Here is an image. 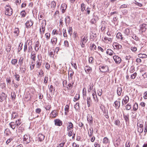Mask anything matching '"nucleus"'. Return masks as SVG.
Returning <instances> with one entry per match:
<instances>
[{
  "mask_svg": "<svg viewBox=\"0 0 147 147\" xmlns=\"http://www.w3.org/2000/svg\"><path fill=\"white\" fill-rule=\"evenodd\" d=\"M138 108V105L136 102L133 106V109L134 111H136Z\"/></svg>",
  "mask_w": 147,
  "mask_h": 147,
  "instance_id": "37",
  "label": "nucleus"
},
{
  "mask_svg": "<svg viewBox=\"0 0 147 147\" xmlns=\"http://www.w3.org/2000/svg\"><path fill=\"white\" fill-rule=\"evenodd\" d=\"M132 38L133 39L136 40H138V38L137 36L135 34H134L132 36Z\"/></svg>",
  "mask_w": 147,
  "mask_h": 147,
  "instance_id": "59",
  "label": "nucleus"
},
{
  "mask_svg": "<svg viewBox=\"0 0 147 147\" xmlns=\"http://www.w3.org/2000/svg\"><path fill=\"white\" fill-rule=\"evenodd\" d=\"M116 36L118 39H121V40H123L122 35L121 33H118L117 34Z\"/></svg>",
  "mask_w": 147,
  "mask_h": 147,
  "instance_id": "33",
  "label": "nucleus"
},
{
  "mask_svg": "<svg viewBox=\"0 0 147 147\" xmlns=\"http://www.w3.org/2000/svg\"><path fill=\"white\" fill-rule=\"evenodd\" d=\"M86 8V5L84 3H82L81 5V10L82 11L84 12Z\"/></svg>",
  "mask_w": 147,
  "mask_h": 147,
  "instance_id": "34",
  "label": "nucleus"
},
{
  "mask_svg": "<svg viewBox=\"0 0 147 147\" xmlns=\"http://www.w3.org/2000/svg\"><path fill=\"white\" fill-rule=\"evenodd\" d=\"M33 22L31 19L30 20L27 21L25 23L26 28H28L30 27L33 25Z\"/></svg>",
  "mask_w": 147,
  "mask_h": 147,
  "instance_id": "8",
  "label": "nucleus"
},
{
  "mask_svg": "<svg viewBox=\"0 0 147 147\" xmlns=\"http://www.w3.org/2000/svg\"><path fill=\"white\" fill-rule=\"evenodd\" d=\"M26 14V13L25 12L24 10H22L20 13V14L21 16V17H25Z\"/></svg>",
  "mask_w": 147,
  "mask_h": 147,
  "instance_id": "42",
  "label": "nucleus"
},
{
  "mask_svg": "<svg viewBox=\"0 0 147 147\" xmlns=\"http://www.w3.org/2000/svg\"><path fill=\"white\" fill-rule=\"evenodd\" d=\"M87 121H88L90 125L92 123V117L91 116L89 118L87 117Z\"/></svg>",
  "mask_w": 147,
  "mask_h": 147,
  "instance_id": "40",
  "label": "nucleus"
},
{
  "mask_svg": "<svg viewBox=\"0 0 147 147\" xmlns=\"http://www.w3.org/2000/svg\"><path fill=\"white\" fill-rule=\"evenodd\" d=\"M138 57L140 58H146L147 57V55L144 54H139L138 55Z\"/></svg>",
  "mask_w": 147,
  "mask_h": 147,
  "instance_id": "35",
  "label": "nucleus"
},
{
  "mask_svg": "<svg viewBox=\"0 0 147 147\" xmlns=\"http://www.w3.org/2000/svg\"><path fill=\"white\" fill-rule=\"evenodd\" d=\"M131 108V105L129 103L127 104L126 106V109L127 110H130Z\"/></svg>",
  "mask_w": 147,
  "mask_h": 147,
  "instance_id": "54",
  "label": "nucleus"
},
{
  "mask_svg": "<svg viewBox=\"0 0 147 147\" xmlns=\"http://www.w3.org/2000/svg\"><path fill=\"white\" fill-rule=\"evenodd\" d=\"M57 39L56 36H54L52 37L51 40V42L53 46H55L56 45L57 42Z\"/></svg>",
  "mask_w": 147,
  "mask_h": 147,
  "instance_id": "10",
  "label": "nucleus"
},
{
  "mask_svg": "<svg viewBox=\"0 0 147 147\" xmlns=\"http://www.w3.org/2000/svg\"><path fill=\"white\" fill-rule=\"evenodd\" d=\"M106 53L109 55L110 56H112L113 54H115L114 52L110 49H107L106 51Z\"/></svg>",
  "mask_w": 147,
  "mask_h": 147,
  "instance_id": "24",
  "label": "nucleus"
},
{
  "mask_svg": "<svg viewBox=\"0 0 147 147\" xmlns=\"http://www.w3.org/2000/svg\"><path fill=\"white\" fill-rule=\"evenodd\" d=\"M65 144V142H62V143L59 144L57 146V147H63L64 146Z\"/></svg>",
  "mask_w": 147,
  "mask_h": 147,
  "instance_id": "64",
  "label": "nucleus"
},
{
  "mask_svg": "<svg viewBox=\"0 0 147 147\" xmlns=\"http://www.w3.org/2000/svg\"><path fill=\"white\" fill-rule=\"evenodd\" d=\"M140 29L139 31L141 32V34L146 31L147 29V25L145 24H143L140 26Z\"/></svg>",
  "mask_w": 147,
  "mask_h": 147,
  "instance_id": "5",
  "label": "nucleus"
},
{
  "mask_svg": "<svg viewBox=\"0 0 147 147\" xmlns=\"http://www.w3.org/2000/svg\"><path fill=\"white\" fill-rule=\"evenodd\" d=\"M9 125L10 127L13 129H15L16 127V124L13 122H11L10 123Z\"/></svg>",
  "mask_w": 147,
  "mask_h": 147,
  "instance_id": "32",
  "label": "nucleus"
},
{
  "mask_svg": "<svg viewBox=\"0 0 147 147\" xmlns=\"http://www.w3.org/2000/svg\"><path fill=\"white\" fill-rule=\"evenodd\" d=\"M114 47H115L116 49H119L122 48V46L121 45H119L117 43H115L113 44Z\"/></svg>",
  "mask_w": 147,
  "mask_h": 147,
  "instance_id": "27",
  "label": "nucleus"
},
{
  "mask_svg": "<svg viewBox=\"0 0 147 147\" xmlns=\"http://www.w3.org/2000/svg\"><path fill=\"white\" fill-rule=\"evenodd\" d=\"M123 117L124 119V120L125 121L126 123H129V115L128 114L127 115H125L124 113L123 114Z\"/></svg>",
  "mask_w": 147,
  "mask_h": 147,
  "instance_id": "20",
  "label": "nucleus"
},
{
  "mask_svg": "<svg viewBox=\"0 0 147 147\" xmlns=\"http://www.w3.org/2000/svg\"><path fill=\"white\" fill-rule=\"evenodd\" d=\"M99 69L101 72L105 73L109 71V67L107 65H103L99 66Z\"/></svg>",
  "mask_w": 147,
  "mask_h": 147,
  "instance_id": "4",
  "label": "nucleus"
},
{
  "mask_svg": "<svg viewBox=\"0 0 147 147\" xmlns=\"http://www.w3.org/2000/svg\"><path fill=\"white\" fill-rule=\"evenodd\" d=\"M54 121L55 125L60 126L62 124V121L59 119H55Z\"/></svg>",
  "mask_w": 147,
  "mask_h": 147,
  "instance_id": "9",
  "label": "nucleus"
},
{
  "mask_svg": "<svg viewBox=\"0 0 147 147\" xmlns=\"http://www.w3.org/2000/svg\"><path fill=\"white\" fill-rule=\"evenodd\" d=\"M80 96L79 94H77L74 98V101H75L79 99Z\"/></svg>",
  "mask_w": 147,
  "mask_h": 147,
  "instance_id": "46",
  "label": "nucleus"
},
{
  "mask_svg": "<svg viewBox=\"0 0 147 147\" xmlns=\"http://www.w3.org/2000/svg\"><path fill=\"white\" fill-rule=\"evenodd\" d=\"M93 130L92 128H90L88 130V134L89 137H91L93 136Z\"/></svg>",
  "mask_w": 147,
  "mask_h": 147,
  "instance_id": "26",
  "label": "nucleus"
},
{
  "mask_svg": "<svg viewBox=\"0 0 147 147\" xmlns=\"http://www.w3.org/2000/svg\"><path fill=\"white\" fill-rule=\"evenodd\" d=\"M130 143L129 141H127L125 144V147H130Z\"/></svg>",
  "mask_w": 147,
  "mask_h": 147,
  "instance_id": "63",
  "label": "nucleus"
},
{
  "mask_svg": "<svg viewBox=\"0 0 147 147\" xmlns=\"http://www.w3.org/2000/svg\"><path fill=\"white\" fill-rule=\"evenodd\" d=\"M113 59L117 64H119L121 61V58L117 55H114L113 57Z\"/></svg>",
  "mask_w": 147,
  "mask_h": 147,
  "instance_id": "6",
  "label": "nucleus"
},
{
  "mask_svg": "<svg viewBox=\"0 0 147 147\" xmlns=\"http://www.w3.org/2000/svg\"><path fill=\"white\" fill-rule=\"evenodd\" d=\"M56 3L55 1H53L51 2V7L52 8H55V7Z\"/></svg>",
  "mask_w": 147,
  "mask_h": 147,
  "instance_id": "45",
  "label": "nucleus"
},
{
  "mask_svg": "<svg viewBox=\"0 0 147 147\" xmlns=\"http://www.w3.org/2000/svg\"><path fill=\"white\" fill-rule=\"evenodd\" d=\"M74 107L76 110H78L80 107L79 104L78 103H76Z\"/></svg>",
  "mask_w": 147,
  "mask_h": 147,
  "instance_id": "50",
  "label": "nucleus"
},
{
  "mask_svg": "<svg viewBox=\"0 0 147 147\" xmlns=\"http://www.w3.org/2000/svg\"><path fill=\"white\" fill-rule=\"evenodd\" d=\"M45 36L46 37V38L47 40H48L50 38V34L49 33H47L45 34Z\"/></svg>",
  "mask_w": 147,
  "mask_h": 147,
  "instance_id": "56",
  "label": "nucleus"
},
{
  "mask_svg": "<svg viewBox=\"0 0 147 147\" xmlns=\"http://www.w3.org/2000/svg\"><path fill=\"white\" fill-rule=\"evenodd\" d=\"M41 112V110L40 108H38L35 110V112L37 114H40Z\"/></svg>",
  "mask_w": 147,
  "mask_h": 147,
  "instance_id": "53",
  "label": "nucleus"
},
{
  "mask_svg": "<svg viewBox=\"0 0 147 147\" xmlns=\"http://www.w3.org/2000/svg\"><path fill=\"white\" fill-rule=\"evenodd\" d=\"M74 84V82H73L72 83H69L68 84L67 86V88L68 89H71L73 87Z\"/></svg>",
  "mask_w": 147,
  "mask_h": 147,
  "instance_id": "36",
  "label": "nucleus"
},
{
  "mask_svg": "<svg viewBox=\"0 0 147 147\" xmlns=\"http://www.w3.org/2000/svg\"><path fill=\"white\" fill-rule=\"evenodd\" d=\"M42 60V59H38L36 61V67L37 68H40L41 65Z\"/></svg>",
  "mask_w": 147,
  "mask_h": 147,
  "instance_id": "13",
  "label": "nucleus"
},
{
  "mask_svg": "<svg viewBox=\"0 0 147 147\" xmlns=\"http://www.w3.org/2000/svg\"><path fill=\"white\" fill-rule=\"evenodd\" d=\"M58 113L56 110L53 111L51 113V115L52 117L55 118L58 115Z\"/></svg>",
  "mask_w": 147,
  "mask_h": 147,
  "instance_id": "18",
  "label": "nucleus"
},
{
  "mask_svg": "<svg viewBox=\"0 0 147 147\" xmlns=\"http://www.w3.org/2000/svg\"><path fill=\"white\" fill-rule=\"evenodd\" d=\"M24 61V57H21L19 60L18 63L20 65H22Z\"/></svg>",
  "mask_w": 147,
  "mask_h": 147,
  "instance_id": "31",
  "label": "nucleus"
},
{
  "mask_svg": "<svg viewBox=\"0 0 147 147\" xmlns=\"http://www.w3.org/2000/svg\"><path fill=\"white\" fill-rule=\"evenodd\" d=\"M46 24V20H44L42 21V23L41 24V26L40 28L41 29H45V26Z\"/></svg>",
  "mask_w": 147,
  "mask_h": 147,
  "instance_id": "22",
  "label": "nucleus"
},
{
  "mask_svg": "<svg viewBox=\"0 0 147 147\" xmlns=\"http://www.w3.org/2000/svg\"><path fill=\"white\" fill-rule=\"evenodd\" d=\"M65 21L66 24L67 25V23H69L70 22V17L69 16H67L65 19Z\"/></svg>",
  "mask_w": 147,
  "mask_h": 147,
  "instance_id": "29",
  "label": "nucleus"
},
{
  "mask_svg": "<svg viewBox=\"0 0 147 147\" xmlns=\"http://www.w3.org/2000/svg\"><path fill=\"white\" fill-rule=\"evenodd\" d=\"M139 124V123H137V126L139 127L138 128V131L140 132V133H142L143 131V125L142 124H140L139 125H138Z\"/></svg>",
  "mask_w": 147,
  "mask_h": 147,
  "instance_id": "12",
  "label": "nucleus"
},
{
  "mask_svg": "<svg viewBox=\"0 0 147 147\" xmlns=\"http://www.w3.org/2000/svg\"><path fill=\"white\" fill-rule=\"evenodd\" d=\"M23 45V44L22 43V42L20 43L19 46L18 47V52L20 51L22 49V48Z\"/></svg>",
  "mask_w": 147,
  "mask_h": 147,
  "instance_id": "49",
  "label": "nucleus"
},
{
  "mask_svg": "<svg viewBox=\"0 0 147 147\" xmlns=\"http://www.w3.org/2000/svg\"><path fill=\"white\" fill-rule=\"evenodd\" d=\"M87 74H90L92 71V68L88 66H85L84 68Z\"/></svg>",
  "mask_w": 147,
  "mask_h": 147,
  "instance_id": "14",
  "label": "nucleus"
},
{
  "mask_svg": "<svg viewBox=\"0 0 147 147\" xmlns=\"http://www.w3.org/2000/svg\"><path fill=\"white\" fill-rule=\"evenodd\" d=\"M114 103L115 106V108L117 109H119L120 107V101L116 100L114 102Z\"/></svg>",
  "mask_w": 147,
  "mask_h": 147,
  "instance_id": "25",
  "label": "nucleus"
},
{
  "mask_svg": "<svg viewBox=\"0 0 147 147\" xmlns=\"http://www.w3.org/2000/svg\"><path fill=\"white\" fill-rule=\"evenodd\" d=\"M39 75L42 76H44V72L42 69L40 70L38 72Z\"/></svg>",
  "mask_w": 147,
  "mask_h": 147,
  "instance_id": "60",
  "label": "nucleus"
},
{
  "mask_svg": "<svg viewBox=\"0 0 147 147\" xmlns=\"http://www.w3.org/2000/svg\"><path fill=\"white\" fill-rule=\"evenodd\" d=\"M20 69L22 73L24 74L25 73L26 70V66L25 65H20Z\"/></svg>",
  "mask_w": 147,
  "mask_h": 147,
  "instance_id": "15",
  "label": "nucleus"
},
{
  "mask_svg": "<svg viewBox=\"0 0 147 147\" xmlns=\"http://www.w3.org/2000/svg\"><path fill=\"white\" fill-rule=\"evenodd\" d=\"M18 60L16 59H13L11 61V64L13 65H15L17 63Z\"/></svg>",
  "mask_w": 147,
  "mask_h": 147,
  "instance_id": "38",
  "label": "nucleus"
},
{
  "mask_svg": "<svg viewBox=\"0 0 147 147\" xmlns=\"http://www.w3.org/2000/svg\"><path fill=\"white\" fill-rule=\"evenodd\" d=\"M19 29L18 28H16L15 29V31H14V33L15 34H17L16 35L17 36H18V34H19Z\"/></svg>",
  "mask_w": 147,
  "mask_h": 147,
  "instance_id": "61",
  "label": "nucleus"
},
{
  "mask_svg": "<svg viewBox=\"0 0 147 147\" xmlns=\"http://www.w3.org/2000/svg\"><path fill=\"white\" fill-rule=\"evenodd\" d=\"M88 39H87V37L84 36L81 40V42H83L84 43H86L87 42Z\"/></svg>",
  "mask_w": 147,
  "mask_h": 147,
  "instance_id": "51",
  "label": "nucleus"
},
{
  "mask_svg": "<svg viewBox=\"0 0 147 147\" xmlns=\"http://www.w3.org/2000/svg\"><path fill=\"white\" fill-rule=\"evenodd\" d=\"M117 94L118 96H121L122 93V88L121 87H118L117 90Z\"/></svg>",
  "mask_w": 147,
  "mask_h": 147,
  "instance_id": "19",
  "label": "nucleus"
},
{
  "mask_svg": "<svg viewBox=\"0 0 147 147\" xmlns=\"http://www.w3.org/2000/svg\"><path fill=\"white\" fill-rule=\"evenodd\" d=\"M6 49L7 52H9L11 50V47L8 46L6 47Z\"/></svg>",
  "mask_w": 147,
  "mask_h": 147,
  "instance_id": "62",
  "label": "nucleus"
},
{
  "mask_svg": "<svg viewBox=\"0 0 147 147\" xmlns=\"http://www.w3.org/2000/svg\"><path fill=\"white\" fill-rule=\"evenodd\" d=\"M38 140L40 142L42 141L44 139L45 136L42 134H39L38 135Z\"/></svg>",
  "mask_w": 147,
  "mask_h": 147,
  "instance_id": "21",
  "label": "nucleus"
},
{
  "mask_svg": "<svg viewBox=\"0 0 147 147\" xmlns=\"http://www.w3.org/2000/svg\"><path fill=\"white\" fill-rule=\"evenodd\" d=\"M18 116V114L15 112H13L12 114V118L14 119Z\"/></svg>",
  "mask_w": 147,
  "mask_h": 147,
  "instance_id": "47",
  "label": "nucleus"
},
{
  "mask_svg": "<svg viewBox=\"0 0 147 147\" xmlns=\"http://www.w3.org/2000/svg\"><path fill=\"white\" fill-rule=\"evenodd\" d=\"M68 33L71 35L72 33V28L71 27H69L68 30Z\"/></svg>",
  "mask_w": 147,
  "mask_h": 147,
  "instance_id": "57",
  "label": "nucleus"
},
{
  "mask_svg": "<svg viewBox=\"0 0 147 147\" xmlns=\"http://www.w3.org/2000/svg\"><path fill=\"white\" fill-rule=\"evenodd\" d=\"M129 100V97L127 95H126L123 98L122 100V105H123V101L126 104L128 102Z\"/></svg>",
  "mask_w": 147,
  "mask_h": 147,
  "instance_id": "16",
  "label": "nucleus"
},
{
  "mask_svg": "<svg viewBox=\"0 0 147 147\" xmlns=\"http://www.w3.org/2000/svg\"><path fill=\"white\" fill-rule=\"evenodd\" d=\"M5 14L8 16H10L12 14L13 9L9 5H6L5 7Z\"/></svg>",
  "mask_w": 147,
  "mask_h": 147,
  "instance_id": "2",
  "label": "nucleus"
},
{
  "mask_svg": "<svg viewBox=\"0 0 147 147\" xmlns=\"http://www.w3.org/2000/svg\"><path fill=\"white\" fill-rule=\"evenodd\" d=\"M36 55L34 51H32L31 53V58L34 61V62H35L36 60Z\"/></svg>",
  "mask_w": 147,
  "mask_h": 147,
  "instance_id": "17",
  "label": "nucleus"
},
{
  "mask_svg": "<svg viewBox=\"0 0 147 147\" xmlns=\"http://www.w3.org/2000/svg\"><path fill=\"white\" fill-rule=\"evenodd\" d=\"M14 76L16 80L18 81H19L20 80V76L18 74H17L16 73L14 75Z\"/></svg>",
  "mask_w": 147,
  "mask_h": 147,
  "instance_id": "52",
  "label": "nucleus"
},
{
  "mask_svg": "<svg viewBox=\"0 0 147 147\" xmlns=\"http://www.w3.org/2000/svg\"><path fill=\"white\" fill-rule=\"evenodd\" d=\"M32 140V138H31L28 134H25L24 136L23 141L24 143L26 144L29 143Z\"/></svg>",
  "mask_w": 147,
  "mask_h": 147,
  "instance_id": "3",
  "label": "nucleus"
},
{
  "mask_svg": "<svg viewBox=\"0 0 147 147\" xmlns=\"http://www.w3.org/2000/svg\"><path fill=\"white\" fill-rule=\"evenodd\" d=\"M67 130L68 131L71 130L73 128V125L71 122H69L67 124Z\"/></svg>",
  "mask_w": 147,
  "mask_h": 147,
  "instance_id": "11",
  "label": "nucleus"
},
{
  "mask_svg": "<svg viewBox=\"0 0 147 147\" xmlns=\"http://www.w3.org/2000/svg\"><path fill=\"white\" fill-rule=\"evenodd\" d=\"M120 140L117 139L114 142V144L116 147H118L120 144Z\"/></svg>",
  "mask_w": 147,
  "mask_h": 147,
  "instance_id": "23",
  "label": "nucleus"
},
{
  "mask_svg": "<svg viewBox=\"0 0 147 147\" xmlns=\"http://www.w3.org/2000/svg\"><path fill=\"white\" fill-rule=\"evenodd\" d=\"M11 96L12 98V100H14L16 99V94L15 92H11Z\"/></svg>",
  "mask_w": 147,
  "mask_h": 147,
  "instance_id": "43",
  "label": "nucleus"
},
{
  "mask_svg": "<svg viewBox=\"0 0 147 147\" xmlns=\"http://www.w3.org/2000/svg\"><path fill=\"white\" fill-rule=\"evenodd\" d=\"M6 82H7V84L8 85H10L11 82V79L10 78V77H8L6 78Z\"/></svg>",
  "mask_w": 147,
  "mask_h": 147,
  "instance_id": "48",
  "label": "nucleus"
},
{
  "mask_svg": "<svg viewBox=\"0 0 147 147\" xmlns=\"http://www.w3.org/2000/svg\"><path fill=\"white\" fill-rule=\"evenodd\" d=\"M109 142V139L106 137H105L104 138L103 140V143L106 144L108 143Z\"/></svg>",
  "mask_w": 147,
  "mask_h": 147,
  "instance_id": "44",
  "label": "nucleus"
},
{
  "mask_svg": "<svg viewBox=\"0 0 147 147\" xmlns=\"http://www.w3.org/2000/svg\"><path fill=\"white\" fill-rule=\"evenodd\" d=\"M137 73L136 72L134 73L133 74L131 75V79H134L137 76Z\"/></svg>",
  "mask_w": 147,
  "mask_h": 147,
  "instance_id": "58",
  "label": "nucleus"
},
{
  "mask_svg": "<svg viewBox=\"0 0 147 147\" xmlns=\"http://www.w3.org/2000/svg\"><path fill=\"white\" fill-rule=\"evenodd\" d=\"M7 95L3 92L0 93V101L2 102L4 100H6Z\"/></svg>",
  "mask_w": 147,
  "mask_h": 147,
  "instance_id": "7",
  "label": "nucleus"
},
{
  "mask_svg": "<svg viewBox=\"0 0 147 147\" xmlns=\"http://www.w3.org/2000/svg\"><path fill=\"white\" fill-rule=\"evenodd\" d=\"M83 95L84 99H85L86 98H85V97L86 96V91L85 88L83 90Z\"/></svg>",
  "mask_w": 147,
  "mask_h": 147,
  "instance_id": "39",
  "label": "nucleus"
},
{
  "mask_svg": "<svg viewBox=\"0 0 147 147\" xmlns=\"http://www.w3.org/2000/svg\"><path fill=\"white\" fill-rule=\"evenodd\" d=\"M87 101L88 106V107H89L90 106L91 102H92V100L90 97H87Z\"/></svg>",
  "mask_w": 147,
  "mask_h": 147,
  "instance_id": "28",
  "label": "nucleus"
},
{
  "mask_svg": "<svg viewBox=\"0 0 147 147\" xmlns=\"http://www.w3.org/2000/svg\"><path fill=\"white\" fill-rule=\"evenodd\" d=\"M74 73V72L73 71H69L68 72V76H69H69H70V77L71 78V79H72V76H73V74Z\"/></svg>",
  "mask_w": 147,
  "mask_h": 147,
  "instance_id": "41",
  "label": "nucleus"
},
{
  "mask_svg": "<svg viewBox=\"0 0 147 147\" xmlns=\"http://www.w3.org/2000/svg\"><path fill=\"white\" fill-rule=\"evenodd\" d=\"M32 47L31 45L29 44V42H28V41L25 42L24 48V51L26 53L27 51L28 53H30L32 50Z\"/></svg>",
  "mask_w": 147,
  "mask_h": 147,
  "instance_id": "1",
  "label": "nucleus"
},
{
  "mask_svg": "<svg viewBox=\"0 0 147 147\" xmlns=\"http://www.w3.org/2000/svg\"><path fill=\"white\" fill-rule=\"evenodd\" d=\"M39 49V41H37L36 42V45L35 47V50L36 51H38Z\"/></svg>",
  "mask_w": 147,
  "mask_h": 147,
  "instance_id": "30",
  "label": "nucleus"
},
{
  "mask_svg": "<svg viewBox=\"0 0 147 147\" xmlns=\"http://www.w3.org/2000/svg\"><path fill=\"white\" fill-rule=\"evenodd\" d=\"M45 29H43L41 30L40 28L39 29L40 33V34L42 36H43V34H44L45 33Z\"/></svg>",
  "mask_w": 147,
  "mask_h": 147,
  "instance_id": "55",
  "label": "nucleus"
}]
</instances>
